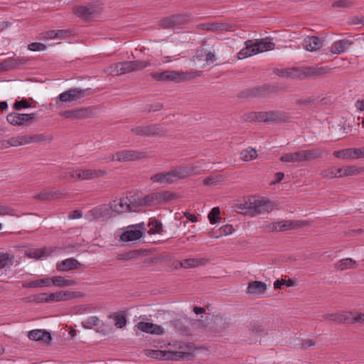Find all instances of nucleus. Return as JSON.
I'll list each match as a JSON object with an SVG mask.
<instances>
[{
  "mask_svg": "<svg viewBox=\"0 0 364 364\" xmlns=\"http://www.w3.org/2000/svg\"><path fill=\"white\" fill-rule=\"evenodd\" d=\"M235 210L240 214L256 216L272 210V203L264 199H257L255 196L244 198L234 205Z\"/></svg>",
  "mask_w": 364,
  "mask_h": 364,
  "instance_id": "f257e3e1",
  "label": "nucleus"
},
{
  "mask_svg": "<svg viewBox=\"0 0 364 364\" xmlns=\"http://www.w3.org/2000/svg\"><path fill=\"white\" fill-rule=\"evenodd\" d=\"M195 166L179 167L169 171L159 172L151 176L150 180L153 183L159 184H171L176 180L185 178L196 173Z\"/></svg>",
  "mask_w": 364,
  "mask_h": 364,
  "instance_id": "f03ea898",
  "label": "nucleus"
},
{
  "mask_svg": "<svg viewBox=\"0 0 364 364\" xmlns=\"http://www.w3.org/2000/svg\"><path fill=\"white\" fill-rule=\"evenodd\" d=\"M245 47L237 54L239 59H244L259 53L273 50L275 46V44L269 38H263L259 41L248 40L245 41Z\"/></svg>",
  "mask_w": 364,
  "mask_h": 364,
  "instance_id": "7ed1b4c3",
  "label": "nucleus"
},
{
  "mask_svg": "<svg viewBox=\"0 0 364 364\" xmlns=\"http://www.w3.org/2000/svg\"><path fill=\"white\" fill-rule=\"evenodd\" d=\"M201 72H183L177 70H164L161 73H151V76L156 81H172L175 82H181L200 76Z\"/></svg>",
  "mask_w": 364,
  "mask_h": 364,
  "instance_id": "20e7f679",
  "label": "nucleus"
},
{
  "mask_svg": "<svg viewBox=\"0 0 364 364\" xmlns=\"http://www.w3.org/2000/svg\"><path fill=\"white\" fill-rule=\"evenodd\" d=\"M92 94L91 89H80L78 87L69 89L58 95L55 102H71L83 98Z\"/></svg>",
  "mask_w": 364,
  "mask_h": 364,
  "instance_id": "39448f33",
  "label": "nucleus"
},
{
  "mask_svg": "<svg viewBox=\"0 0 364 364\" xmlns=\"http://www.w3.org/2000/svg\"><path fill=\"white\" fill-rule=\"evenodd\" d=\"M146 156V153L136 150H123L117 151L114 154H109L110 161H133L144 159Z\"/></svg>",
  "mask_w": 364,
  "mask_h": 364,
  "instance_id": "423d86ee",
  "label": "nucleus"
},
{
  "mask_svg": "<svg viewBox=\"0 0 364 364\" xmlns=\"http://www.w3.org/2000/svg\"><path fill=\"white\" fill-rule=\"evenodd\" d=\"M112 216V214L109 206L108 207L106 205L95 207L87 211L85 215V218L89 221H106L110 219Z\"/></svg>",
  "mask_w": 364,
  "mask_h": 364,
  "instance_id": "0eeeda50",
  "label": "nucleus"
},
{
  "mask_svg": "<svg viewBox=\"0 0 364 364\" xmlns=\"http://www.w3.org/2000/svg\"><path fill=\"white\" fill-rule=\"evenodd\" d=\"M146 230L144 223L130 225L126 231L122 233L120 239L124 242L134 241L142 237Z\"/></svg>",
  "mask_w": 364,
  "mask_h": 364,
  "instance_id": "6e6552de",
  "label": "nucleus"
},
{
  "mask_svg": "<svg viewBox=\"0 0 364 364\" xmlns=\"http://www.w3.org/2000/svg\"><path fill=\"white\" fill-rule=\"evenodd\" d=\"M97 113V108L94 107H81L70 110H66L61 115L67 119H78L92 117Z\"/></svg>",
  "mask_w": 364,
  "mask_h": 364,
  "instance_id": "1a4fd4ad",
  "label": "nucleus"
},
{
  "mask_svg": "<svg viewBox=\"0 0 364 364\" xmlns=\"http://www.w3.org/2000/svg\"><path fill=\"white\" fill-rule=\"evenodd\" d=\"M131 132L141 136L153 137L163 133V129L159 124L137 126L132 128Z\"/></svg>",
  "mask_w": 364,
  "mask_h": 364,
  "instance_id": "9d476101",
  "label": "nucleus"
},
{
  "mask_svg": "<svg viewBox=\"0 0 364 364\" xmlns=\"http://www.w3.org/2000/svg\"><path fill=\"white\" fill-rule=\"evenodd\" d=\"M37 115L35 113L20 114L13 112L6 116L7 122L14 126H21L25 124H31L36 119Z\"/></svg>",
  "mask_w": 364,
  "mask_h": 364,
  "instance_id": "9b49d317",
  "label": "nucleus"
},
{
  "mask_svg": "<svg viewBox=\"0 0 364 364\" xmlns=\"http://www.w3.org/2000/svg\"><path fill=\"white\" fill-rule=\"evenodd\" d=\"M73 13L78 17L88 20L95 16L101 10L95 4H88L87 6H77L73 9Z\"/></svg>",
  "mask_w": 364,
  "mask_h": 364,
  "instance_id": "f8f14e48",
  "label": "nucleus"
},
{
  "mask_svg": "<svg viewBox=\"0 0 364 364\" xmlns=\"http://www.w3.org/2000/svg\"><path fill=\"white\" fill-rule=\"evenodd\" d=\"M260 122H284L288 119L286 113L280 111L259 112Z\"/></svg>",
  "mask_w": 364,
  "mask_h": 364,
  "instance_id": "ddd939ff",
  "label": "nucleus"
},
{
  "mask_svg": "<svg viewBox=\"0 0 364 364\" xmlns=\"http://www.w3.org/2000/svg\"><path fill=\"white\" fill-rule=\"evenodd\" d=\"M119 63L121 65L119 67L120 70H122V75L141 70L151 65L149 62L145 60L124 61Z\"/></svg>",
  "mask_w": 364,
  "mask_h": 364,
  "instance_id": "4468645a",
  "label": "nucleus"
},
{
  "mask_svg": "<svg viewBox=\"0 0 364 364\" xmlns=\"http://www.w3.org/2000/svg\"><path fill=\"white\" fill-rule=\"evenodd\" d=\"M329 70L328 67H304L299 69L298 79L320 76L327 73Z\"/></svg>",
  "mask_w": 364,
  "mask_h": 364,
  "instance_id": "2eb2a0df",
  "label": "nucleus"
},
{
  "mask_svg": "<svg viewBox=\"0 0 364 364\" xmlns=\"http://www.w3.org/2000/svg\"><path fill=\"white\" fill-rule=\"evenodd\" d=\"M107 175L105 169H79L76 172V177L80 180H90Z\"/></svg>",
  "mask_w": 364,
  "mask_h": 364,
  "instance_id": "dca6fc26",
  "label": "nucleus"
},
{
  "mask_svg": "<svg viewBox=\"0 0 364 364\" xmlns=\"http://www.w3.org/2000/svg\"><path fill=\"white\" fill-rule=\"evenodd\" d=\"M111 212L117 214H122L129 212V197L121 198L109 203Z\"/></svg>",
  "mask_w": 364,
  "mask_h": 364,
  "instance_id": "f3484780",
  "label": "nucleus"
},
{
  "mask_svg": "<svg viewBox=\"0 0 364 364\" xmlns=\"http://www.w3.org/2000/svg\"><path fill=\"white\" fill-rule=\"evenodd\" d=\"M267 284L260 281H252L248 283L246 293L253 296H259L267 291Z\"/></svg>",
  "mask_w": 364,
  "mask_h": 364,
  "instance_id": "a211bd4d",
  "label": "nucleus"
},
{
  "mask_svg": "<svg viewBox=\"0 0 364 364\" xmlns=\"http://www.w3.org/2000/svg\"><path fill=\"white\" fill-rule=\"evenodd\" d=\"M137 328L141 331L154 335H162L164 333L161 326L149 322L140 321L137 323Z\"/></svg>",
  "mask_w": 364,
  "mask_h": 364,
  "instance_id": "6ab92c4d",
  "label": "nucleus"
},
{
  "mask_svg": "<svg viewBox=\"0 0 364 364\" xmlns=\"http://www.w3.org/2000/svg\"><path fill=\"white\" fill-rule=\"evenodd\" d=\"M79 294V292L75 291H60L55 293L49 294L48 300H50V302L68 301L78 296Z\"/></svg>",
  "mask_w": 364,
  "mask_h": 364,
  "instance_id": "aec40b11",
  "label": "nucleus"
},
{
  "mask_svg": "<svg viewBox=\"0 0 364 364\" xmlns=\"http://www.w3.org/2000/svg\"><path fill=\"white\" fill-rule=\"evenodd\" d=\"M353 43V41L350 39L336 41L331 44L329 50L333 54L339 55L344 53Z\"/></svg>",
  "mask_w": 364,
  "mask_h": 364,
  "instance_id": "412c9836",
  "label": "nucleus"
},
{
  "mask_svg": "<svg viewBox=\"0 0 364 364\" xmlns=\"http://www.w3.org/2000/svg\"><path fill=\"white\" fill-rule=\"evenodd\" d=\"M82 264L75 258H68L57 264L58 271L67 272L73 269H80Z\"/></svg>",
  "mask_w": 364,
  "mask_h": 364,
  "instance_id": "4be33fe9",
  "label": "nucleus"
},
{
  "mask_svg": "<svg viewBox=\"0 0 364 364\" xmlns=\"http://www.w3.org/2000/svg\"><path fill=\"white\" fill-rule=\"evenodd\" d=\"M302 46L304 48L310 52L318 50L322 46V41L316 36H307L304 38Z\"/></svg>",
  "mask_w": 364,
  "mask_h": 364,
  "instance_id": "5701e85b",
  "label": "nucleus"
},
{
  "mask_svg": "<svg viewBox=\"0 0 364 364\" xmlns=\"http://www.w3.org/2000/svg\"><path fill=\"white\" fill-rule=\"evenodd\" d=\"M352 315V311H346L343 314H326L323 315V318L325 320L333 321L339 323H348V321H350V316Z\"/></svg>",
  "mask_w": 364,
  "mask_h": 364,
  "instance_id": "b1692460",
  "label": "nucleus"
},
{
  "mask_svg": "<svg viewBox=\"0 0 364 364\" xmlns=\"http://www.w3.org/2000/svg\"><path fill=\"white\" fill-rule=\"evenodd\" d=\"M249 333L256 338H260L267 335L268 331L265 329L263 325L257 321L251 322L248 326Z\"/></svg>",
  "mask_w": 364,
  "mask_h": 364,
  "instance_id": "393cba45",
  "label": "nucleus"
},
{
  "mask_svg": "<svg viewBox=\"0 0 364 364\" xmlns=\"http://www.w3.org/2000/svg\"><path fill=\"white\" fill-rule=\"evenodd\" d=\"M279 231L296 229L307 225L308 222L301 220H282L279 222Z\"/></svg>",
  "mask_w": 364,
  "mask_h": 364,
  "instance_id": "a878e982",
  "label": "nucleus"
},
{
  "mask_svg": "<svg viewBox=\"0 0 364 364\" xmlns=\"http://www.w3.org/2000/svg\"><path fill=\"white\" fill-rule=\"evenodd\" d=\"M28 338L33 341H42L45 343H48L51 341L50 334L43 330H33L28 333Z\"/></svg>",
  "mask_w": 364,
  "mask_h": 364,
  "instance_id": "bb28decb",
  "label": "nucleus"
},
{
  "mask_svg": "<svg viewBox=\"0 0 364 364\" xmlns=\"http://www.w3.org/2000/svg\"><path fill=\"white\" fill-rule=\"evenodd\" d=\"M230 327V323L220 316H214L213 319V331L215 333H221Z\"/></svg>",
  "mask_w": 364,
  "mask_h": 364,
  "instance_id": "cd10ccee",
  "label": "nucleus"
},
{
  "mask_svg": "<svg viewBox=\"0 0 364 364\" xmlns=\"http://www.w3.org/2000/svg\"><path fill=\"white\" fill-rule=\"evenodd\" d=\"M280 161L288 163H299L304 161L302 152L301 151L289 152L280 157Z\"/></svg>",
  "mask_w": 364,
  "mask_h": 364,
  "instance_id": "c85d7f7f",
  "label": "nucleus"
},
{
  "mask_svg": "<svg viewBox=\"0 0 364 364\" xmlns=\"http://www.w3.org/2000/svg\"><path fill=\"white\" fill-rule=\"evenodd\" d=\"M208 262L204 258H189L180 262V266L183 268H193L204 265Z\"/></svg>",
  "mask_w": 364,
  "mask_h": 364,
  "instance_id": "c756f323",
  "label": "nucleus"
},
{
  "mask_svg": "<svg viewBox=\"0 0 364 364\" xmlns=\"http://www.w3.org/2000/svg\"><path fill=\"white\" fill-rule=\"evenodd\" d=\"M198 28L205 31H223L228 30V25L221 23H207L198 25Z\"/></svg>",
  "mask_w": 364,
  "mask_h": 364,
  "instance_id": "7c9ffc66",
  "label": "nucleus"
},
{
  "mask_svg": "<svg viewBox=\"0 0 364 364\" xmlns=\"http://www.w3.org/2000/svg\"><path fill=\"white\" fill-rule=\"evenodd\" d=\"M164 195L160 194V193H153L149 194L144 197H141L142 203L144 206H150L154 205L155 203L162 202Z\"/></svg>",
  "mask_w": 364,
  "mask_h": 364,
  "instance_id": "2f4dec72",
  "label": "nucleus"
},
{
  "mask_svg": "<svg viewBox=\"0 0 364 364\" xmlns=\"http://www.w3.org/2000/svg\"><path fill=\"white\" fill-rule=\"evenodd\" d=\"M51 282L52 284L59 287L74 286L77 284V281L74 279H66L61 276H55L52 277Z\"/></svg>",
  "mask_w": 364,
  "mask_h": 364,
  "instance_id": "473e14b6",
  "label": "nucleus"
},
{
  "mask_svg": "<svg viewBox=\"0 0 364 364\" xmlns=\"http://www.w3.org/2000/svg\"><path fill=\"white\" fill-rule=\"evenodd\" d=\"M52 284L51 278H43L34 280L28 283H23V288H37L43 287H50Z\"/></svg>",
  "mask_w": 364,
  "mask_h": 364,
  "instance_id": "72a5a7b5",
  "label": "nucleus"
},
{
  "mask_svg": "<svg viewBox=\"0 0 364 364\" xmlns=\"http://www.w3.org/2000/svg\"><path fill=\"white\" fill-rule=\"evenodd\" d=\"M301 152L304 161L314 160L322 155V150L318 148L301 150Z\"/></svg>",
  "mask_w": 364,
  "mask_h": 364,
  "instance_id": "f704fd0d",
  "label": "nucleus"
},
{
  "mask_svg": "<svg viewBox=\"0 0 364 364\" xmlns=\"http://www.w3.org/2000/svg\"><path fill=\"white\" fill-rule=\"evenodd\" d=\"M299 68L276 69L274 73L279 77L298 78Z\"/></svg>",
  "mask_w": 364,
  "mask_h": 364,
  "instance_id": "c9c22d12",
  "label": "nucleus"
},
{
  "mask_svg": "<svg viewBox=\"0 0 364 364\" xmlns=\"http://www.w3.org/2000/svg\"><path fill=\"white\" fill-rule=\"evenodd\" d=\"M356 267V262L351 258L341 259L336 264L335 267L338 270L343 271L348 269H353Z\"/></svg>",
  "mask_w": 364,
  "mask_h": 364,
  "instance_id": "e433bc0d",
  "label": "nucleus"
},
{
  "mask_svg": "<svg viewBox=\"0 0 364 364\" xmlns=\"http://www.w3.org/2000/svg\"><path fill=\"white\" fill-rule=\"evenodd\" d=\"M362 170V168L357 167L356 166H348L341 167L338 173L343 176H350L358 174Z\"/></svg>",
  "mask_w": 364,
  "mask_h": 364,
  "instance_id": "4c0bfd02",
  "label": "nucleus"
},
{
  "mask_svg": "<svg viewBox=\"0 0 364 364\" xmlns=\"http://www.w3.org/2000/svg\"><path fill=\"white\" fill-rule=\"evenodd\" d=\"M129 212H139L143 207L142 200L141 198L129 197Z\"/></svg>",
  "mask_w": 364,
  "mask_h": 364,
  "instance_id": "58836bf2",
  "label": "nucleus"
},
{
  "mask_svg": "<svg viewBox=\"0 0 364 364\" xmlns=\"http://www.w3.org/2000/svg\"><path fill=\"white\" fill-rule=\"evenodd\" d=\"M145 354L152 358L159 360H168V351L160 350H146Z\"/></svg>",
  "mask_w": 364,
  "mask_h": 364,
  "instance_id": "ea45409f",
  "label": "nucleus"
},
{
  "mask_svg": "<svg viewBox=\"0 0 364 364\" xmlns=\"http://www.w3.org/2000/svg\"><path fill=\"white\" fill-rule=\"evenodd\" d=\"M10 140L12 146H23L31 143L30 135L14 136Z\"/></svg>",
  "mask_w": 364,
  "mask_h": 364,
  "instance_id": "a19ab883",
  "label": "nucleus"
},
{
  "mask_svg": "<svg viewBox=\"0 0 364 364\" xmlns=\"http://www.w3.org/2000/svg\"><path fill=\"white\" fill-rule=\"evenodd\" d=\"M26 255L29 258L40 259L48 256L49 253L48 252L47 249L43 247L41 249L30 250L26 252Z\"/></svg>",
  "mask_w": 364,
  "mask_h": 364,
  "instance_id": "79ce46f5",
  "label": "nucleus"
},
{
  "mask_svg": "<svg viewBox=\"0 0 364 364\" xmlns=\"http://www.w3.org/2000/svg\"><path fill=\"white\" fill-rule=\"evenodd\" d=\"M257 156V153L256 149L248 147L246 149H244L240 153V158L245 161H250L255 159H256Z\"/></svg>",
  "mask_w": 364,
  "mask_h": 364,
  "instance_id": "37998d69",
  "label": "nucleus"
},
{
  "mask_svg": "<svg viewBox=\"0 0 364 364\" xmlns=\"http://www.w3.org/2000/svg\"><path fill=\"white\" fill-rule=\"evenodd\" d=\"M148 227L149 228L148 230L149 235L159 234L162 232V224L156 219L150 220Z\"/></svg>",
  "mask_w": 364,
  "mask_h": 364,
  "instance_id": "c03bdc74",
  "label": "nucleus"
},
{
  "mask_svg": "<svg viewBox=\"0 0 364 364\" xmlns=\"http://www.w3.org/2000/svg\"><path fill=\"white\" fill-rule=\"evenodd\" d=\"M341 168H329L326 170H323L321 173V176L323 178H339L343 177L342 175H340L339 173H338V171H340Z\"/></svg>",
  "mask_w": 364,
  "mask_h": 364,
  "instance_id": "a18cd8bd",
  "label": "nucleus"
},
{
  "mask_svg": "<svg viewBox=\"0 0 364 364\" xmlns=\"http://www.w3.org/2000/svg\"><path fill=\"white\" fill-rule=\"evenodd\" d=\"M100 323V319L99 317L94 316L87 318L86 320L82 322V326L83 328L87 329H92L95 326H97Z\"/></svg>",
  "mask_w": 364,
  "mask_h": 364,
  "instance_id": "49530a36",
  "label": "nucleus"
},
{
  "mask_svg": "<svg viewBox=\"0 0 364 364\" xmlns=\"http://www.w3.org/2000/svg\"><path fill=\"white\" fill-rule=\"evenodd\" d=\"M58 194H60L59 191H46V192H42L36 196L34 198L36 199H38L39 200L45 201V200H50L55 198L56 196Z\"/></svg>",
  "mask_w": 364,
  "mask_h": 364,
  "instance_id": "de8ad7c7",
  "label": "nucleus"
},
{
  "mask_svg": "<svg viewBox=\"0 0 364 364\" xmlns=\"http://www.w3.org/2000/svg\"><path fill=\"white\" fill-rule=\"evenodd\" d=\"M109 317L115 321V326L117 328H123L127 323V319L124 314L119 313H114L109 316Z\"/></svg>",
  "mask_w": 364,
  "mask_h": 364,
  "instance_id": "09e8293b",
  "label": "nucleus"
},
{
  "mask_svg": "<svg viewBox=\"0 0 364 364\" xmlns=\"http://www.w3.org/2000/svg\"><path fill=\"white\" fill-rule=\"evenodd\" d=\"M220 209L218 207L213 208L208 213V219L211 224L217 223L220 220Z\"/></svg>",
  "mask_w": 364,
  "mask_h": 364,
  "instance_id": "8fccbe9b",
  "label": "nucleus"
},
{
  "mask_svg": "<svg viewBox=\"0 0 364 364\" xmlns=\"http://www.w3.org/2000/svg\"><path fill=\"white\" fill-rule=\"evenodd\" d=\"M173 18L175 21V28L183 25L189 21V16L185 14L174 15Z\"/></svg>",
  "mask_w": 364,
  "mask_h": 364,
  "instance_id": "3c124183",
  "label": "nucleus"
},
{
  "mask_svg": "<svg viewBox=\"0 0 364 364\" xmlns=\"http://www.w3.org/2000/svg\"><path fill=\"white\" fill-rule=\"evenodd\" d=\"M333 156L338 159H351V149L350 148L344 149L339 151H336L333 152Z\"/></svg>",
  "mask_w": 364,
  "mask_h": 364,
  "instance_id": "603ef678",
  "label": "nucleus"
},
{
  "mask_svg": "<svg viewBox=\"0 0 364 364\" xmlns=\"http://www.w3.org/2000/svg\"><path fill=\"white\" fill-rule=\"evenodd\" d=\"M0 215H11L15 217H19L17 214L15 213V210L9 205H0Z\"/></svg>",
  "mask_w": 364,
  "mask_h": 364,
  "instance_id": "864d4df0",
  "label": "nucleus"
},
{
  "mask_svg": "<svg viewBox=\"0 0 364 364\" xmlns=\"http://www.w3.org/2000/svg\"><path fill=\"white\" fill-rule=\"evenodd\" d=\"M173 16H171L161 19L159 23L163 28H175Z\"/></svg>",
  "mask_w": 364,
  "mask_h": 364,
  "instance_id": "5fc2aeb1",
  "label": "nucleus"
},
{
  "mask_svg": "<svg viewBox=\"0 0 364 364\" xmlns=\"http://www.w3.org/2000/svg\"><path fill=\"white\" fill-rule=\"evenodd\" d=\"M355 322L364 323V313L353 312V315L350 316V321H348V323Z\"/></svg>",
  "mask_w": 364,
  "mask_h": 364,
  "instance_id": "6e6d98bb",
  "label": "nucleus"
},
{
  "mask_svg": "<svg viewBox=\"0 0 364 364\" xmlns=\"http://www.w3.org/2000/svg\"><path fill=\"white\" fill-rule=\"evenodd\" d=\"M12 70L16 69L20 67V65L24 64L26 63L27 60L23 58H9Z\"/></svg>",
  "mask_w": 364,
  "mask_h": 364,
  "instance_id": "4d7b16f0",
  "label": "nucleus"
},
{
  "mask_svg": "<svg viewBox=\"0 0 364 364\" xmlns=\"http://www.w3.org/2000/svg\"><path fill=\"white\" fill-rule=\"evenodd\" d=\"M46 46L41 43H31L28 46V50L31 51H41L46 49Z\"/></svg>",
  "mask_w": 364,
  "mask_h": 364,
  "instance_id": "13d9d810",
  "label": "nucleus"
},
{
  "mask_svg": "<svg viewBox=\"0 0 364 364\" xmlns=\"http://www.w3.org/2000/svg\"><path fill=\"white\" fill-rule=\"evenodd\" d=\"M294 282L291 279H288V280L282 279L281 281L276 280L274 283V287L275 289H282V286H283V285H287V287H292V286H294Z\"/></svg>",
  "mask_w": 364,
  "mask_h": 364,
  "instance_id": "bf43d9fd",
  "label": "nucleus"
},
{
  "mask_svg": "<svg viewBox=\"0 0 364 364\" xmlns=\"http://www.w3.org/2000/svg\"><path fill=\"white\" fill-rule=\"evenodd\" d=\"M259 112H252L250 113L245 114L243 115V119L245 122H255L257 121L259 122Z\"/></svg>",
  "mask_w": 364,
  "mask_h": 364,
  "instance_id": "052dcab7",
  "label": "nucleus"
},
{
  "mask_svg": "<svg viewBox=\"0 0 364 364\" xmlns=\"http://www.w3.org/2000/svg\"><path fill=\"white\" fill-rule=\"evenodd\" d=\"M221 180H222L221 176H208L203 180V184L213 185V184H216Z\"/></svg>",
  "mask_w": 364,
  "mask_h": 364,
  "instance_id": "680f3d73",
  "label": "nucleus"
},
{
  "mask_svg": "<svg viewBox=\"0 0 364 364\" xmlns=\"http://www.w3.org/2000/svg\"><path fill=\"white\" fill-rule=\"evenodd\" d=\"M168 360H178L184 358L186 353L181 351L173 352L168 351Z\"/></svg>",
  "mask_w": 364,
  "mask_h": 364,
  "instance_id": "e2e57ef3",
  "label": "nucleus"
},
{
  "mask_svg": "<svg viewBox=\"0 0 364 364\" xmlns=\"http://www.w3.org/2000/svg\"><path fill=\"white\" fill-rule=\"evenodd\" d=\"M30 107H31V104L26 100L16 101L14 104V109H15L16 110H20L23 108H28Z\"/></svg>",
  "mask_w": 364,
  "mask_h": 364,
  "instance_id": "0e129e2a",
  "label": "nucleus"
},
{
  "mask_svg": "<svg viewBox=\"0 0 364 364\" xmlns=\"http://www.w3.org/2000/svg\"><path fill=\"white\" fill-rule=\"evenodd\" d=\"M120 63H116L110 65L109 73L112 75H122V70H120Z\"/></svg>",
  "mask_w": 364,
  "mask_h": 364,
  "instance_id": "69168bd1",
  "label": "nucleus"
},
{
  "mask_svg": "<svg viewBox=\"0 0 364 364\" xmlns=\"http://www.w3.org/2000/svg\"><path fill=\"white\" fill-rule=\"evenodd\" d=\"M352 5L350 0H337L333 4V7L338 8H348Z\"/></svg>",
  "mask_w": 364,
  "mask_h": 364,
  "instance_id": "338daca9",
  "label": "nucleus"
},
{
  "mask_svg": "<svg viewBox=\"0 0 364 364\" xmlns=\"http://www.w3.org/2000/svg\"><path fill=\"white\" fill-rule=\"evenodd\" d=\"M33 301H36V302H50V300H48V294H46V293H42V294H37L34 296L33 299Z\"/></svg>",
  "mask_w": 364,
  "mask_h": 364,
  "instance_id": "774afa93",
  "label": "nucleus"
}]
</instances>
